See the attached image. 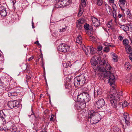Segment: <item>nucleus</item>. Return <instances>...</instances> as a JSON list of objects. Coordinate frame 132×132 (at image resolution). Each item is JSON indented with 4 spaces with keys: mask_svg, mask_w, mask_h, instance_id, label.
Instances as JSON below:
<instances>
[{
    "mask_svg": "<svg viewBox=\"0 0 132 132\" xmlns=\"http://www.w3.org/2000/svg\"><path fill=\"white\" fill-rule=\"evenodd\" d=\"M126 0H119V2L122 5H124L125 4Z\"/></svg>",
    "mask_w": 132,
    "mask_h": 132,
    "instance_id": "nucleus-45",
    "label": "nucleus"
},
{
    "mask_svg": "<svg viewBox=\"0 0 132 132\" xmlns=\"http://www.w3.org/2000/svg\"><path fill=\"white\" fill-rule=\"evenodd\" d=\"M88 117L92 124L98 123L101 120L100 114L92 110L88 112Z\"/></svg>",
    "mask_w": 132,
    "mask_h": 132,
    "instance_id": "nucleus-3",
    "label": "nucleus"
},
{
    "mask_svg": "<svg viewBox=\"0 0 132 132\" xmlns=\"http://www.w3.org/2000/svg\"><path fill=\"white\" fill-rule=\"evenodd\" d=\"M129 59L131 61H132V55H130L129 56Z\"/></svg>",
    "mask_w": 132,
    "mask_h": 132,
    "instance_id": "nucleus-58",
    "label": "nucleus"
},
{
    "mask_svg": "<svg viewBox=\"0 0 132 132\" xmlns=\"http://www.w3.org/2000/svg\"><path fill=\"white\" fill-rule=\"evenodd\" d=\"M112 13L113 14V16L115 19V20H116L117 19L116 10L115 11L113 10V12H112Z\"/></svg>",
    "mask_w": 132,
    "mask_h": 132,
    "instance_id": "nucleus-32",
    "label": "nucleus"
},
{
    "mask_svg": "<svg viewBox=\"0 0 132 132\" xmlns=\"http://www.w3.org/2000/svg\"><path fill=\"white\" fill-rule=\"evenodd\" d=\"M7 78H4L3 79L4 81H5V85L8 84L9 80Z\"/></svg>",
    "mask_w": 132,
    "mask_h": 132,
    "instance_id": "nucleus-40",
    "label": "nucleus"
},
{
    "mask_svg": "<svg viewBox=\"0 0 132 132\" xmlns=\"http://www.w3.org/2000/svg\"><path fill=\"white\" fill-rule=\"evenodd\" d=\"M112 7L113 9V11H115L117 10V7L116 5L114 4H112Z\"/></svg>",
    "mask_w": 132,
    "mask_h": 132,
    "instance_id": "nucleus-49",
    "label": "nucleus"
},
{
    "mask_svg": "<svg viewBox=\"0 0 132 132\" xmlns=\"http://www.w3.org/2000/svg\"><path fill=\"white\" fill-rule=\"evenodd\" d=\"M34 58V57L33 56H31V57H30V58H29L28 59V60L29 61H31V60H32V59H33Z\"/></svg>",
    "mask_w": 132,
    "mask_h": 132,
    "instance_id": "nucleus-59",
    "label": "nucleus"
},
{
    "mask_svg": "<svg viewBox=\"0 0 132 132\" xmlns=\"http://www.w3.org/2000/svg\"><path fill=\"white\" fill-rule=\"evenodd\" d=\"M77 25V27L78 28V29H80L81 28L82 25L76 22Z\"/></svg>",
    "mask_w": 132,
    "mask_h": 132,
    "instance_id": "nucleus-47",
    "label": "nucleus"
},
{
    "mask_svg": "<svg viewBox=\"0 0 132 132\" xmlns=\"http://www.w3.org/2000/svg\"><path fill=\"white\" fill-rule=\"evenodd\" d=\"M125 48L128 53H132V50L131 49V47L130 45H128V46H127Z\"/></svg>",
    "mask_w": 132,
    "mask_h": 132,
    "instance_id": "nucleus-24",
    "label": "nucleus"
},
{
    "mask_svg": "<svg viewBox=\"0 0 132 132\" xmlns=\"http://www.w3.org/2000/svg\"><path fill=\"white\" fill-rule=\"evenodd\" d=\"M11 1L13 3V6L14 9H15V4L16 3L15 0H11Z\"/></svg>",
    "mask_w": 132,
    "mask_h": 132,
    "instance_id": "nucleus-38",
    "label": "nucleus"
},
{
    "mask_svg": "<svg viewBox=\"0 0 132 132\" xmlns=\"http://www.w3.org/2000/svg\"><path fill=\"white\" fill-rule=\"evenodd\" d=\"M122 42H123V44L124 45L127 46L129 45V41L128 39H123Z\"/></svg>",
    "mask_w": 132,
    "mask_h": 132,
    "instance_id": "nucleus-30",
    "label": "nucleus"
},
{
    "mask_svg": "<svg viewBox=\"0 0 132 132\" xmlns=\"http://www.w3.org/2000/svg\"><path fill=\"white\" fill-rule=\"evenodd\" d=\"M86 20L84 19H79L76 22L82 25V24L85 22Z\"/></svg>",
    "mask_w": 132,
    "mask_h": 132,
    "instance_id": "nucleus-27",
    "label": "nucleus"
},
{
    "mask_svg": "<svg viewBox=\"0 0 132 132\" xmlns=\"http://www.w3.org/2000/svg\"><path fill=\"white\" fill-rule=\"evenodd\" d=\"M100 25V20H98L95 23L93 24V26L95 27H98Z\"/></svg>",
    "mask_w": 132,
    "mask_h": 132,
    "instance_id": "nucleus-31",
    "label": "nucleus"
},
{
    "mask_svg": "<svg viewBox=\"0 0 132 132\" xmlns=\"http://www.w3.org/2000/svg\"><path fill=\"white\" fill-rule=\"evenodd\" d=\"M96 59L99 63V64H98L97 63L99 66V67H103V65H104L106 63L105 61L104 60H101V57L99 56L97 57Z\"/></svg>",
    "mask_w": 132,
    "mask_h": 132,
    "instance_id": "nucleus-11",
    "label": "nucleus"
},
{
    "mask_svg": "<svg viewBox=\"0 0 132 132\" xmlns=\"http://www.w3.org/2000/svg\"><path fill=\"white\" fill-rule=\"evenodd\" d=\"M66 28H62V29H60V32H63L64 31H65L66 29Z\"/></svg>",
    "mask_w": 132,
    "mask_h": 132,
    "instance_id": "nucleus-53",
    "label": "nucleus"
},
{
    "mask_svg": "<svg viewBox=\"0 0 132 132\" xmlns=\"http://www.w3.org/2000/svg\"><path fill=\"white\" fill-rule=\"evenodd\" d=\"M123 118L125 120V124L127 126H129L130 124V118L129 114L127 113H125L123 114Z\"/></svg>",
    "mask_w": 132,
    "mask_h": 132,
    "instance_id": "nucleus-10",
    "label": "nucleus"
},
{
    "mask_svg": "<svg viewBox=\"0 0 132 132\" xmlns=\"http://www.w3.org/2000/svg\"><path fill=\"white\" fill-rule=\"evenodd\" d=\"M4 82L0 79V88H2L3 87Z\"/></svg>",
    "mask_w": 132,
    "mask_h": 132,
    "instance_id": "nucleus-50",
    "label": "nucleus"
},
{
    "mask_svg": "<svg viewBox=\"0 0 132 132\" xmlns=\"http://www.w3.org/2000/svg\"><path fill=\"white\" fill-rule=\"evenodd\" d=\"M129 78L128 77L126 80V82L127 83H128L132 81V76L131 75H130Z\"/></svg>",
    "mask_w": 132,
    "mask_h": 132,
    "instance_id": "nucleus-33",
    "label": "nucleus"
},
{
    "mask_svg": "<svg viewBox=\"0 0 132 132\" xmlns=\"http://www.w3.org/2000/svg\"><path fill=\"white\" fill-rule=\"evenodd\" d=\"M16 94H17L16 93L12 92V96H15Z\"/></svg>",
    "mask_w": 132,
    "mask_h": 132,
    "instance_id": "nucleus-62",
    "label": "nucleus"
},
{
    "mask_svg": "<svg viewBox=\"0 0 132 132\" xmlns=\"http://www.w3.org/2000/svg\"><path fill=\"white\" fill-rule=\"evenodd\" d=\"M127 126V125H126L125 126H124V125H123L122 126V128L124 130L126 128V126Z\"/></svg>",
    "mask_w": 132,
    "mask_h": 132,
    "instance_id": "nucleus-63",
    "label": "nucleus"
},
{
    "mask_svg": "<svg viewBox=\"0 0 132 132\" xmlns=\"http://www.w3.org/2000/svg\"><path fill=\"white\" fill-rule=\"evenodd\" d=\"M90 99V95L87 92H83L77 95V99L79 101L86 103L88 102Z\"/></svg>",
    "mask_w": 132,
    "mask_h": 132,
    "instance_id": "nucleus-4",
    "label": "nucleus"
},
{
    "mask_svg": "<svg viewBox=\"0 0 132 132\" xmlns=\"http://www.w3.org/2000/svg\"><path fill=\"white\" fill-rule=\"evenodd\" d=\"M35 44H36L39 47H41V45L39 43V42L38 41H36L35 42Z\"/></svg>",
    "mask_w": 132,
    "mask_h": 132,
    "instance_id": "nucleus-52",
    "label": "nucleus"
},
{
    "mask_svg": "<svg viewBox=\"0 0 132 132\" xmlns=\"http://www.w3.org/2000/svg\"><path fill=\"white\" fill-rule=\"evenodd\" d=\"M96 57V55L94 56L92 58L90 61L92 67L94 70L104 71L111 70L112 67L108 63H106L105 67H99L97 64L98 62L96 60L95 58Z\"/></svg>",
    "mask_w": 132,
    "mask_h": 132,
    "instance_id": "nucleus-2",
    "label": "nucleus"
},
{
    "mask_svg": "<svg viewBox=\"0 0 132 132\" xmlns=\"http://www.w3.org/2000/svg\"><path fill=\"white\" fill-rule=\"evenodd\" d=\"M7 129H9L12 128H12L14 127V126H13L12 122H9L7 124Z\"/></svg>",
    "mask_w": 132,
    "mask_h": 132,
    "instance_id": "nucleus-26",
    "label": "nucleus"
},
{
    "mask_svg": "<svg viewBox=\"0 0 132 132\" xmlns=\"http://www.w3.org/2000/svg\"><path fill=\"white\" fill-rule=\"evenodd\" d=\"M125 67L126 69L129 70L131 68V65L129 63L127 62L125 63Z\"/></svg>",
    "mask_w": 132,
    "mask_h": 132,
    "instance_id": "nucleus-22",
    "label": "nucleus"
},
{
    "mask_svg": "<svg viewBox=\"0 0 132 132\" xmlns=\"http://www.w3.org/2000/svg\"><path fill=\"white\" fill-rule=\"evenodd\" d=\"M93 2L99 6H101L102 4V0H93Z\"/></svg>",
    "mask_w": 132,
    "mask_h": 132,
    "instance_id": "nucleus-20",
    "label": "nucleus"
},
{
    "mask_svg": "<svg viewBox=\"0 0 132 132\" xmlns=\"http://www.w3.org/2000/svg\"><path fill=\"white\" fill-rule=\"evenodd\" d=\"M40 58H41V61H40V63H44V62H43V58L42 56Z\"/></svg>",
    "mask_w": 132,
    "mask_h": 132,
    "instance_id": "nucleus-60",
    "label": "nucleus"
},
{
    "mask_svg": "<svg viewBox=\"0 0 132 132\" xmlns=\"http://www.w3.org/2000/svg\"><path fill=\"white\" fill-rule=\"evenodd\" d=\"M12 92H8V96L9 97L12 96Z\"/></svg>",
    "mask_w": 132,
    "mask_h": 132,
    "instance_id": "nucleus-56",
    "label": "nucleus"
},
{
    "mask_svg": "<svg viewBox=\"0 0 132 132\" xmlns=\"http://www.w3.org/2000/svg\"><path fill=\"white\" fill-rule=\"evenodd\" d=\"M105 5L106 7V10L107 11L108 14L110 15H111L112 14L113 11L111 7L109 5H108L107 4H106V5H107V6H106V4H105Z\"/></svg>",
    "mask_w": 132,
    "mask_h": 132,
    "instance_id": "nucleus-16",
    "label": "nucleus"
},
{
    "mask_svg": "<svg viewBox=\"0 0 132 132\" xmlns=\"http://www.w3.org/2000/svg\"><path fill=\"white\" fill-rule=\"evenodd\" d=\"M126 14L127 15L128 17H130L131 15L129 9H127L126 11Z\"/></svg>",
    "mask_w": 132,
    "mask_h": 132,
    "instance_id": "nucleus-43",
    "label": "nucleus"
},
{
    "mask_svg": "<svg viewBox=\"0 0 132 132\" xmlns=\"http://www.w3.org/2000/svg\"><path fill=\"white\" fill-rule=\"evenodd\" d=\"M96 39L95 38L92 36H90L89 37V39L90 40L92 41L93 42L95 41Z\"/></svg>",
    "mask_w": 132,
    "mask_h": 132,
    "instance_id": "nucleus-44",
    "label": "nucleus"
},
{
    "mask_svg": "<svg viewBox=\"0 0 132 132\" xmlns=\"http://www.w3.org/2000/svg\"><path fill=\"white\" fill-rule=\"evenodd\" d=\"M82 37L81 35L78 36L76 39V42L77 43L80 44L82 43Z\"/></svg>",
    "mask_w": 132,
    "mask_h": 132,
    "instance_id": "nucleus-23",
    "label": "nucleus"
},
{
    "mask_svg": "<svg viewBox=\"0 0 132 132\" xmlns=\"http://www.w3.org/2000/svg\"><path fill=\"white\" fill-rule=\"evenodd\" d=\"M123 94L122 92L117 93L115 87L112 86L110 89V94L108 96V99L111 103V107L109 108L106 106L105 110H109L112 108H116L117 106V102L120 101V96H122Z\"/></svg>",
    "mask_w": 132,
    "mask_h": 132,
    "instance_id": "nucleus-1",
    "label": "nucleus"
},
{
    "mask_svg": "<svg viewBox=\"0 0 132 132\" xmlns=\"http://www.w3.org/2000/svg\"><path fill=\"white\" fill-rule=\"evenodd\" d=\"M7 14L6 8L3 6H1L0 7V14L1 15L3 16H5Z\"/></svg>",
    "mask_w": 132,
    "mask_h": 132,
    "instance_id": "nucleus-12",
    "label": "nucleus"
},
{
    "mask_svg": "<svg viewBox=\"0 0 132 132\" xmlns=\"http://www.w3.org/2000/svg\"><path fill=\"white\" fill-rule=\"evenodd\" d=\"M98 76L100 80H103L104 78V71H101L98 74Z\"/></svg>",
    "mask_w": 132,
    "mask_h": 132,
    "instance_id": "nucleus-19",
    "label": "nucleus"
},
{
    "mask_svg": "<svg viewBox=\"0 0 132 132\" xmlns=\"http://www.w3.org/2000/svg\"><path fill=\"white\" fill-rule=\"evenodd\" d=\"M98 20V19L97 18L93 17L91 18V20L93 23V24L95 23Z\"/></svg>",
    "mask_w": 132,
    "mask_h": 132,
    "instance_id": "nucleus-36",
    "label": "nucleus"
},
{
    "mask_svg": "<svg viewBox=\"0 0 132 132\" xmlns=\"http://www.w3.org/2000/svg\"><path fill=\"white\" fill-rule=\"evenodd\" d=\"M19 102L18 101L15 100L11 101L9 102L8 105L9 107L12 109L15 107H19Z\"/></svg>",
    "mask_w": 132,
    "mask_h": 132,
    "instance_id": "nucleus-8",
    "label": "nucleus"
},
{
    "mask_svg": "<svg viewBox=\"0 0 132 132\" xmlns=\"http://www.w3.org/2000/svg\"><path fill=\"white\" fill-rule=\"evenodd\" d=\"M69 49V47L64 44H60L57 47V50L59 51L66 52L68 51Z\"/></svg>",
    "mask_w": 132,
    "mask_h": 132,
    "instance_id": "nucleus-7",
    "label": "nucleus"
},
{
    "mask_svg": "<svg viewBox=\"0 0 132 132\" xmlns=\"http://www.w3.org/2000/svg\"><path fill=\"white\" fill-rule=\"evenodd\" d=\"M113 131L114 132H118V129L117 128V127H114L113 129Z\"/></svg>",
    "mask_w": 132,
    "mask_h": 132,
    "instance_id": "nucleus-51",
    "label": "nucleus"
},
{
    "mask_svg": "<svg viewBox=\"0 0 132 132\" xmlns=\"http://www.w3.org/2000/svg\"><path fill=\"white\" fill-rule=\"evenodd\" d=\"M85 78L83 75L77 76L74 79V85L76 87H78L79 85H83L85 83Z\"/></svg>",
    "mask_w": 132,
    "mask_h": 132,
    "instance_id": "nucleus-5",
    "label": "nucleus"
},
{
    "mask_svg": "<svg viewBox=\"0 0 132 132\" xmlns=\"http://www.w3.org/2000/svg\"><path fill=\"white\" fill-rule=\"evenodd\" d=\"M96 106L98 109L102 108L104 106L105 102L103 99L101 98L99 99L96 102Z\"/></svg>",
    "mask_w": 132,
    "mask_h": 132,
    "instance_id": "nucleus-9",
    "label": "nucleus"
},
{
    "mask_svg": "<svg viewBox=\"0 0 132 132\" xmlns=\"http://www.w3.org/2000/svg\"><path fill=\"white\" fill-rule=\"evenodd\" d=\"M84 27L85 29L87 30H88L89 28V26L88 24L87 23L85 24L84 25Z\"/></svg>",
    "mask_w": 132,
    "mask_h": 132,
    "instance_id": "nucleus-39",
    "label": "nucleus"
},
{
    "mask_svg": "<svg viewBox=\"0 0 132 132\" xmlns=\"http://www.w3.org/2000/svg\"><path fill=\"white\" fill-rule=\"evenodd\" d=\"M104 51L105 52H108L109 51L110 49L108 47H105L104 49Z\"/></svg>",
    "mask_w": 132,
    "mask_h": 132,
    "instance_id": "nucleus-41",
    "label": "nucleus"
},
{
    "mask_svg": "<svg viewBox=\"0 0 132 132\" xmlns=\"http://www.w3.org/2000/svg\"><path fill=\"white\" fill-rule=\"evenodd\" d=\"M104 78L108 79V82L110 85H114L116 79L113 75L111 73L110 71H104Z\"/></svg>",
    "mask_w": 132,
    "mask_h": 132,
    "instance_id": "nucleus-6",
    "label": "nucleus"
},
{
    "mask_svg": "<svg viewBox=\"0 0 132 132\" xmlns=\"http://www.w3.org/2000/svg\"><path fill=\"white\" fill-rule=\"evenodd\" d=\"M78 102H79V104L80 105L81 109H84L86 106V102L83 101H79L77 100Z\"/></svg>",
    "mask_w": 132,
    "mask_h": 132,
    "instance_id": "nucleus-18",
    "label": "nucleus"
},
{
    "mask_svg": "<svg viewBox=\"0 0 132 132\" xmlns=\"http://www.w3.org/2000/svg\"><path fill=\"white\" fill-rule=\"evenodd\" d=\"M65 65H66V67H65L67 68L69 66L70 67L71 65V64H70V62H68L67 64H63V65L64 67L65 66Z\"/></svg>",
    "mask_w": 132,
    "mask_h": 132,
    "instance_id": "nucleus-46",
    "label": "nucleus"
},
{
    "mask_svg": "<svg viewBox=\"0 0 132 132\" xmlns=\"http://www.w3.org/2000/svg\"><path fill=\"white\" fill-rule=\"evenodd\" d=\"M113 59L114 62H117L118 60V57L117 55L114 53H113L112 54Z\"/></svg>",
    "mask_w": 132,
    "mask_h": 132,
    "instance_id": "nucleus-29",
    "label": "nucleus"
},
{
    "mask_svg": "<svg viewBox=\"0 0 132 132\" xmlns=\"http://www.w3.org/2000/svg\"><path fill=\"white\" fill-rule=\"evenodd\" d=\"M62 1L61 3L63 5V7L68 5L71 2L70 0H62Z\"/></svg>",
    "mask_w": 132,
    "mask_h": 132,
    "instance_id": "nucleus-14",
    "label": "nucleus"
},
{
    "mask_svg": "<svg viewBox=\"0 0 132 132\" xmlns=\"http://www.w3.org/2000/svg\"><path fill=\"white\" fill-rule=\"evenodd\" d=\"M119 104L120 105H122V108H124L128 106L129 104L126 101H125L123 102L122 103H120Z\"/></svg>",
    "mask_w": 132,
    "mask_h": 132,
    "instance_id": "nucleus-28",
    "label": "nucleus"
},
{
    "mask_svg": "<svg viewBox=\"0 0 132 132\" xmlns=\"http://www.w3.org/2000/svg\"><path fill=\"white\" fill-rule=\"evenodd\" d=\"M81 7H85L86 5V3L85 2V0H81Z\"/></svg>",
    "mask_w": 132,
    "mask_h": 132,
    "instance_id": "nucleus-35",
    "label": "nucleus"
},
{
    "mask_svg": "<svg viewBox=\"0 0 132 132\" xmlns=\"http://www.w3.org/2000/svg\"><path fill=\"white\" fill-rule=\"evenodd\" d=\"M123 17V15L122 14H121L120 13H118L117 16V19H118L119 18L122 17V18Z\"/></svg>",
    "mask_w": 132,
    "mask_h": 132,
    "instance_id": "nucleus-42",
    "label": "nucleus"
},
{
    "mask_svg": "<svg viewBox=\"0 0 132 132\" xmlns=\"http://www.w3.org/2000/svg\"><path fill=\"white\" fill-rule=\"evenodd\" d=\"M53 117H54V115H52L51 116V117L50 118V121L53 120Z\"/></svg>",
    "mask_w": 132,
    "mask_h": 132,
    "instance_id": "nucleus-57",
    "label": "nucleus"
},
{
    "mask_svg": "<svg viewBox=\"0 0 132 132\" xmlns=\"http://www.w3.org/2000/svg\"><path fill=\"white\" fill-rule=\"evenodd\" d=\"M61 2H62V0L57 1V2H56V4L54 5V7L58 8L63 7V5L61 3Z\"/></svg>",
    "mask_w": 132,
    "mask_h": 132,
    "instance_id": "nucleus-15",
    "label": "nucleus"
},
{
    "mask_svg": "<svg viewBox=\"0 0 132 132\" xmlns=\"http://www.w3.org/2000/svg\"><path fill=\"white\" fill-rule=\"evenodd\" d=\"M83 7H82L81 6H79V10L78 15V16L79 17L81 16L83 13L84 11Z\"/></svg>",
    "mask_w": 132,
    "mask_h": 132,
    "instance_id": "nucleus-25",
    "label": "nucleus"
},
{
    "mask_svg": "<svg viewBox=\"0 0 132 132\" xmlns=\"http://www.w3.org/2000/svg\"><path fill=\"white\" fill-rule=\"evenodd\" d=\"M103 47L101 46H98L97 48V50L98 51H101Z\"/></svg>",
    "mask_w": 132,
    "mask_h": 132,
    "instance_id": "nucleus-48",
    "label": "nucleus"
},
{
    "mask_svg": "<svg viewBox=\"0 0 132 132\" xmlns=\"http://www.w3.org/2000/svg\"><path fill=\"white\" fill-rule=\"evenodd\" d=\"M87 48L88 51H89L88 50H90V53L92 54H93L95 53V51L96 49L95 48H94L92 46H88L87 47Z\"/></svg>",
    "mask_w": 132,
    "mask_h": 132,
    "instance_id": "nucleus-17",
    "label": "nucleus"
},
{
    "mask_svg": "<svg viewBox=\"0 0 132 132\" xmlns=\"http://www.w3.org/2000/svg\"><path fill=\"white\" fill-rule=\"evenodd\" d=\"M120 27L125 32L128 30L129 29V27L127 26H125L121 25H119Z\"/></svg>",
    "mask_w": 132,
    "mask_h": 132,
    "instance_id": "nucleus-21",
    "label": "nucleus"
},
{
    "mask_svg": "<svg viewBox=\"0 0 132 132\" xmlns=\"http://www.w3.org/2000/svg\"><path fill=\"white\" fill-rule=\"evenodd\" d=\"M26 78L27 80H29L30 79L31 77L29 76H28L27 75L26 77Z\"/></svg>",
    "mask_w": 132,
    "mask_h": 132,
    "instance_id": "nucleus-54",
    "label": "nucleus"
},
{
    "mask_svg": "<svg viewBox=\"0 0 132 132\" xmlns=\"http://www.w3.org/2000/svg\"><path fill=\"white\" fill-rule=\"evenodd\" d=\"M6 129V128H3L2 127H0V131H2L3 130H5Z\"/></svg>",
    "mask_w": 132,
    "mask_h": 132,
    "instance_id": "nucleus-55",
    "label": "nucleus"
},
{
    "mask_svg": "<svg viewBox=\"0 0 132 132\" xmlns=\"http://www.w3.org/2000/svg\"><path fill=\"white\" fill-rule=\"evenodd\" d=\"M107 25L108 27L110 28L112 26V21H110L107 23Z\"/></svg>",
    "mask_w": 132,
    "mask_h": 132,
    "instance_id": "nucleus-37",
    "label": "nucleus"
},
{
    "mask_svg": "<svg viewBox=\"0 0 132 132\" xmlns=\"http://www.w3.org/2000/svg\"><path fill=\"white\" fill-rule=\"evenodd\" d=\"M109 1L110 3H113L114 2V0H109Z\"/></svg>",
    "mask_w": 132,
    "mask_h": 132,
    "instance_id": "nucleus-64",
    "label": "nucleus"
},
{
    "mask_svg": "<svg viewBox=\"0 0 132 132\" xmlns=\"http://www.w3.org/2000/svg\"><path fill=\"white\" fill-rule=\"evenodd\" d=\"M102 92V89L99 88L97 90H94V96L97 95H101Z\"/></svg>",
    "mask_w": 132,
    "mask_h": 132,
    "instance_id": "nucleus-13",
    "label": "nucleus"
},
{
    "mask_svg": "<svg viewBox=\"0 0 132 132\" xmlns=\"http://www.w3.org/2000/svg\"><path fill=\"white\" fill-rule=\"evenodd\" d=\"M118 39L119 40H121L123 39V38L122 36H119L118 38Z\"/></svg>",
    "mask_w": 132,
    "mask_h": 132,
    "instance_id": "nucleus-61",
    "label": "nucleus"
},
{
    "mask_svg": "<svg viewBox=\"0 0 132 132\" xmlns=\"http://www.w3.org/2000/svg\"><path fill=\"white\" fill-rule=\"evenodd\" d=\"M75 107L76 109H77L78 110H82L81 109V108H80V105L79 104V102H77L76 103Z\"/></svg>",
    "mask_w": 132,
    "mask_h": 132,
    "instance_id": "nucleus-34",
    "label": "nucleus"
}]
</instances>
